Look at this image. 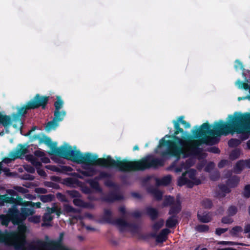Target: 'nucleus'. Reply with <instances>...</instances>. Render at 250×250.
I'll list each match as a JSON object with an SVG mask.
<instances>
[{
  "mask_svg": "<svg viewBox=\"0 0 250 250\" xmlns=\"http://www.w3.org/2000/svg\"><path fill=\"white\" fill-rule=\"evenodd\" d=\"M173 123L176 129L175 135H166L161 139L156 152L161 153L163 156L169 154L178 156L182 154L184 158L188 155L197 157L200 161L198 166L200 169L205 165L204 159L207 156L203 152L202 145L215 144L218 142L219 137L221 135L231 133L230 120L229 123L223 121L215 123L213 129L210 128L208 124L204 123L199 127H196L192 130L194 138H198V140H184L176 136L179 132H183V129L180 127L178 122L174 121Z\"/></svg>",
  "mask_w": 250,
  "mask_h": 250,
  "instance_id": "1",
  "label": "nucleus"
},
{
  "mask_svg": "<svg viewBox=\"0 0 250 250\" xmlns=\"http://www.w3.org/2000/svg\"><path fill=\"white\" fill-rule=\"evenodd\" d=\"M58 152L63 158L83 164L85 170L82 173L86 176H92L96 174L95 165L116 167L123 171L144 170L163 165L162 159L154 158L152 156H148L139 161L135 162L121 160L120 158L115 160L109 156L106 158L97 159V156L95 155L90 153L83 154L79 150L73 149L68 145L61 146L58 149Z\"/></svg>",
  "mask_w": 250,
  "mask_h": 250,
  "instance_id": "2",
  "label": "nucleus"
},
{
  "mask_svg": "<svg viewBox=\"0 0 250 250\" xmlns=\"http://www.w3.org/2000/svg\"><path fill=\"white\" fill-rule=\"evenodd\" d=\"M26 231L27 228L23 226H19V232H12L6 235L0 231V242L13 246L17 250H30L29 245L36 241L26 243L25 235Z\"/></svg>",
  "mask_w": 250,
  "mask_h": 250,
  "instance_id": "3",
  "label": "nucleus"
},
{
  "mask_svg": "<svg viewBox=\"0 0 250 250\" xmlns=\"http://www.w3.org/2000/svg\"><path fill=\"white\" fill-rule=\"evenodd\" d=\"M18 205H14L11 208H9L7 215H0V223L3 226H8L10 221L13 224L18 225V231L20 226H23L22 222L25 220L26 217L35 213V210L32 208H23L21 209V212H20L17 208Z\"/></svg>",
  "mask_w": 250,
  "mask_h": 250,
  "instance_id": "4",
  "label": "nucleus"
},
{
  "mask_svg": "<svg viewBox=\"0 0 250 250\" xmlns=\"http://www.w3.org/2000/svg\"><path fill=\"white\" fill-rule=\"evenodd\" d=\"M230 119L231 133L241 134L240 138L245 140L250 133V113L235 114Z\"/></svg>",
  "mask_w": 250,
  "mask_h": 250,
  "instance_id": "5",
  "label": "nucleus"
},
{
  "mask_svg": "<svg viewBox=\"0 0 250 250\" xmlns=\"http://www.w3.org/2000/svg\"><path fill=\"white\" fill-rule=\"evenodd\" d=\"M64 236V233L60 234L57 240H48L44 241L37 240L29 245L30 250H71L64 246L62 241Z\"/></svg>",
  "mask_w": 250,
  "mask_h": 250,
  "instance_id": "6",
  "label": "nucleus"
},
{
  "mask_svg": "<svg viewBox=\"0 0 250 250\" xmlns=\"http://www.w3.org/2000/svg\"><path fill=\"white\" fill-rule=\"evenodd\" d=\"M164 206H171L169 210V214L172 216L169 217L167 221L166 225L168 227H173L175 226L177 223V219L174 215L178 213L180 209V201L179 198H177L175 200L170 196H166L164 203Z\"/></svg>",
  "mask_w": 250,
  "mask_h": 250,
  "instance_id": "7",
  "label": "nucleus"
},
{
  "mask_svg": "<svg viewBox=\"0 0 250 250\" xmlns=\"http://www.w3.org/2000/svg\"><path fill=\"white\" fill-rule=\"evenodd\" d=\"M196 171L193 169H190L183 173L178 179V185L180 186L186 185L191 188L194 185L201 184V181L196 177Z\"/></svg>",
  "mask_w": 250,
  "mask_h": 250,
  "instance_id": "8",
  "label": "nucleus"
},
{
  "mask_svg": "<svg viewBox=\"0 0 250 250\" xmlns=\"http://www.w3.org/2000/svg\"><path fill=\"white\" fill-rule=\"evenodd\" d=\"M47 97H40L39 94H37L33 100L28 102L25 106L18 109L19 115H23L26 113V110L37 108L40 106H42L44 108L45 104L48 101Z\"/></svg>",
  "mask_w": 250,
  "mask_h": 250,
  "instance_id": "9",
  "label": "nucleus"
},
{
  "mask_svg": "<svg viewBox=\"0 0 250 250\" xmlns=\"http://www.w3.org/2000/svg\"><path fill=\"white\" fill-rule=\"evenodd\" d=\"M104 220L108 223L117 226L121 230L127 229L131 230L132 226L126 223L123 219L114 220L112 212L109 209H105L103 216Z\"/></svg>",
  "mask_w": 250,
  "mask_h": 250,
  "instance_id": "10",
  "label": "nucleus"
},
{
  "mask_svg": "<svg viewBox=\"0 0 250 250\" xmlns=\"http://www.w3.org/2000/svg\"><path fill=\"white\" fill-rule=\"evenodd\" d=\"M46 211V213L43 216V222L42 224V227L51 226L50 222L53 218L52 213H55L58 216L62 213L61 208L55 205L52 208H47Z\"/></svg>",
  "mask_w": 250,
  "mask_h": 250,
  "instance_id": "11",
  "label": "nucleus"
},
{
  "mask_svg": "<svg viewBox=\"0 0 250 250\" xmlns=\"http://www.w3.org/2000/svg\"><path fill=\"white\" fill-rule=\"evenodd\" d=\"M239 181V178L234 176L229 179L227 182V186L225 185H220L217 196L219 197H224L226 194L230 191L229 188L228 187L234 188L236 187Z\"/></svg>",
  "mask_w": 250,
  "mask_h": 250,
  "instance_id": "12",
  "label": "nucleus"
},
{
  "mask_svg": "<svg viewBox=\"0 0 250 250\" xmlns=\"http://www.w3.org/2000/svg\"><path fill=\"white\" fill-rule=\"evenodd\" d=\"M195 162V159L193 157H190L185 161H181L180 165L178 167L176 166V162H174L169 167L168 169H173L175 172H180L192 167Z\"/></svg>",
  "mask_w": 250,
  "mask_h": 250,
  "instance_id": "13",
  "label": "nucleus"
},
{
  "mask_svg": "<svg viewBox=\"0 0 250 250\" xmlns=\"http://www.w3.org/2000/svg\"><path fill=\"white\" fill-rule=\"evenodd\" d=\"M66 113L64 111H55L54 118L52 121L48 123L45 126V129L47 131H50L52 129H54L59 125L58 122L63 120L65 116Z\"/></svg>",
  "mask_w": 250,
  "mask_h": 250,
  "instance_id": "14",
  "label": "nucleus"
},
{
  "mask_svg": "<svg viewBox=\"0 0 250 250\" xmlns=\"http://www.w3.org/2000/svg\"><path fill=\"white\" fill-rule=\"evenodd\" d=\"M26 159L28 161L30 162L37 168L40 167L42 166L41 162L44 163H48L50 161L49 158L45 157L44 155L39 159L34 156V155H28L26 156Z\"/></svg>",
  "mask_w": 250,
  "mask_h": 250,
  "instance_id": "15",
  "label": "nucleus"
},
{
  "mask_svg": "<svg viewBox=\"0 0 250 250\" xmlns=\"http://www.w3.org/2000/svg\"><path fill=\"white\" fill-rule=\"evenodd\" d=\"M5 203H12L17 205L22 204V199L21 197L14 198L12 197H8L7 195H0V206H2Z\"/></svg>",
  "mask_w": 250,
  "mask_h": 250,
  "instance_id": "16",
  "label": "nucleus"
},
{
  "mask_svg": "<svg viewBox=\"0 0 250 250\" xmlns=\"http://www.w3.org/2000/svg\"><path fill=\"white\" fill-rule=\"evenodd\" d=\"M27 153V149L24 146L19 145L15 150L10 152V156L12 159L21 158L23 155Z\"/></svg>",
  "mask_w": 250,
  "mask_h": 250,
  "instance_id": "17",
  "label": "nucleus"
},
{
  "mask_svg": "<svg viewBox=\"0 0 250 250\" xmlns=\"http://www.w3.org/2000/svg\"><path fill=\"white\" fill-rule=\"evenodd\" d=\"M169 232L170 230L168 229H163L158 235L156 236V241L159 243H162L166 241L167 235Z\"/></svg>",
  "mask_w": 250,
  "mask_h": 250,
  "instance_id": "18",
  "label": "nucleus"
},
{
  "mask_svg": "<svg viewBox=\"0 0 250 250\" xmlns=\"http://www.w3.org/2000/svg\"><path fill=\"white\" fill-rule=\"evenodd\" d=\"M63 184L68 187H75L79 185V181L74 177H69L63 180Z\"/></svg>",
  "mask_w": 250,
  "mask_h": 250,
  "instance_id": "19",
  "label": "nucleus"
},
{
  "mask_svg": "<svg viewBox=\"0 0 250 250\" xmlns=\"http://www.w3.org/2000/svg\"><path fill=\"white\" fill-rule=\"evenodd\" d=\"M74 204L78 207L84 208H93V206L91 204L87 203H85L82 200H81L79 197L77 198H75L73 200Z\"/></svg>",
  "mask_w": 250,
  "mask_h": 250,
  "instance_id": "20",
  "label": "nucleus"
},
{
  "mask_svg": "<svg viewBox=\"0 0 250 250\" xmlns=\"http://www.w3.org/2000/svg\"><path fill=\"white\" fill-rule=\"evenodd\" d=\"M197 216L198 219L203 223H208L211 220L210 216L208 214L202 213L201 210L198 211Z\"/></svg>",
  "mask_w": 250,
  "mask_h": 250,
  "instance_id": "21",
  "label": "nucleus"
},
{
  "mask_svg": "<svg viewBox=\"0 0 250 250\" xmlns=\"http://www.w3.org/2000/svg\"><path fill=\"white\" fill-rule=\"evenodd\" d=\"M171 176L167 175L161 179H158L156 180V184L159 185H167L171 181Z\"/></svg>",
  "mask_w": 250,
  "mask_h": 250,
  "instance_id": "22",
  "label": "nucleus"
},
{
  "mask_svg": "<svg viewBox=\"0 0 250 250\" xmlns=\"http://www.w3.org/2000/svg\"><path fill=\"white\" fill-rule=\"evenodd\" d=\"M63 210L66 213H70V215H72V214L73 213H77L78 214L80 211L79 209L74 208L68 204H64L63 205Z\"/></svg>",
  "mask_w": 250,
  "mask_h": 250,
  "instance_id": "23",
  "label": "nucleus"
},
{
  "mask_svg": "<svg viewBox=\"0 0 250 250\" xmlns=\"http://www.w3.org/2000/svg\"><path fill=\"white\" fill-rule=\"evenodd\" d=\"M11 123V120L9 116L0 113V124H1L5 127L9 125Z\"/></svg>",
  "mask_w": 250,
  "mask_h": 250,
  "instance_id": "24",
  "label": "nucleus"
},
{
  "mask_svg": "<svg viewBox=\"0 0 250 250\" xmlns=\"http://www.w3.org/2000/svg\"><path fill=\"white\" fill-rule=\"evenodd\" d=\"M245 168H246L245 161L241 160L236 163L234 170L235 172L239 173Z\"/></svg>",
  "mask_w": 250,
  "mask_h": 250,
  "instance_id": "25",
  "label": "nucleus"
},
{
  "mask_svg": "<svg viewBox=\"0 0 250 250\" xmlns=\"http://www.w3.org/2000/svg\"><path fill=\"white\" fill-rule=\"evenodd\" d=\"M243 228L240 226H235L233 227L230 231V233L231 235L236 236L240 232H242Z\"/></svg>",
  "mask_w": 250,
  "mask_h": 250,
  "instance_id": "26",
  "label": "nucleus"
},
{
  "mask_svg": "<svg viewBox=\"0 0 250 250\" xmlns=\"http://www.w3.org/2000/svg\"><path fill=\"white\" fill-rule=\"evenodd\" d=\"M147 213L150 216V217L154 219L156 218L158 215L157 211L153 208H147Z\"/></svg>",
  "mask_w": 250,
  "mask_h": 250,
  "instance_id": "27",
  "label": "nucleus"
},
{
  "mask_svg": "<svg viewBox=\"0 0 250 250\" xmlns=\"http://www.w3.org/2000/svg\"><path fill=\"white\" fill-rule=\"evenodd\" d=\"M41 204L40 202H37L35 203L32 202H23V201L22 200V204L19 205L20 206H30L31 207H36L37 208H40L41 207Z\"/></svg>",
  "mask_w": 250,
  "mask_h": 250,
  "instance_id": "28",
  "label": "nucleus"
},
{
  "mask_svg": "<svg viewBox=\"0 0 250 250\" xmlns=\"http://www.w3.org/2000/svg\"><path fill=\"white\" fill-rule=\"evenodd\" d=\"M90 186L97 191H101V189L100 188L99 184L96 180H90L88 181Z\"/></svg>",
  "mask_w": 250,
  "mask_h": 250,
  "instance_id": "29",
  "label": "nucleus"
},
{
  "mask_svg": "<svg viewBox=\"0 0 250 250\" xmlns=\"http://www.w3.org/2000/svg\"><path fill=\"white\" fill-rule=\"evenodd\" d=\"M54 198V195L52 194L44 195L40 196V200L44 203L51 201Z\"/></svg>",
  "mask_w": 250,
  "mask_h": 250,
  "instance_id": "30",
  "label": "nucleus"
},
{
  "mask_svg": "<svg viewBox=\"0 0 250 250\" xmlns=\"http://www.w3.org/2000/svg\"><path fill=\"white\" fill-rule=\"evenodd\" d=\"M63 104V103L62 100L60 97H57V100L54 104L55 107V111H60V109L62 106Z\"/></svg>",
  "mask_w": 250,
  "mask_h": 250,
  "instance_id": "31",
  "label": "nucleus"
},
{
  "mask_svg": "<svg viewBox=\"0 0 250 250\" xmlns=\"http://www.w3.org/2000/svg\"><path fill=\"white\" fill-rule=\"evenodd\" d=\"M41 216L40 215H34L31 216L28 218V220L35 224L39 223L41 221Z\"/></svg>",
  "mask_w": 250,
  "mask_h": 250,
  "instance_id": "32",
  "label": "nucleus"
},
{
  "mask_svg": "<svg viewBox=\"0 0 250 250\" xmlns=\"http://www.w3.org/2000/svg\"><path fill=\"white\" fill-rule=\"evenodd\" d=\"M240 143L241 141L237 139H232L230 140L228 142L229 146L230 147L237 146L240 145Z\"/></svg>",
  "mask_w": 250,
  "mask_h": 250,
  "instance_id": "33",
  "label": "nucleus"
},
{
  "mask_svg": "<svg viewBox=\"0 0 250 250\" xmlns=\"http://www.w3.org/2000/svg\"><path fill=\"white\" fill-rule=\"evenodd\" d=\"M236 84L239 88H244L246 90L249 88V85L248 83H244L240 80H238L236 82Z\"/></svg>",
  "mask_w": 250,
  "mask_h": 250,
  "instance_id": "34",
  "label": "nucleus"
},
{
  "mask_svg": "<svg viewBox=\"0 0 250 250\" xmlns=\"http://www.w3.org/2000/svg\"><path fill=\"white\" fill-rule=\"evenodd\" d=\"M240 153L241 152L240 150L235 149L233 151H232L230 153V158L233 160L236 159L239 157Z\"/></svg>",
  "mask_w": 250,
  "mask_h": 250,
  "instance_id": "35",
  "label": "nucleus"
},
{
  "mask_svg": "<svg viewBox=\"0 0 250 250\" xmlns=\"http://www.w3.org/2000/svg\"><path fill=\"white\" fill-rule=\"evenodd\" d=\"M164 223V222L162 220L158 221L153 225V229L155 231H157L163 226Z\"/></svg>",
  "mask_w": 250,
  "mask_h": 250,
  "instance_id": "36",
  "label": "nucleus"
},
{
  "mask_svg": "<svg viewBox=\"0 0 250 250\" xmlns=\"http://www.w3.org/2000/svg\"><path fill=\"white\" fill-rule=\"evenodd\" d=\"M208 227L206 225H200L196 227V229L200 232H205L208 231Z\"/></svg>",
  "mask_w": 250,
  "mask_h": 250,
  "instance_id": "37",
  "label": "nucleus"
},
{
  "mask_svg": "<svg viewBox=\"0 0 250 250\" xmlns=\"http://www.w3.org/2000/svg\"><path fill=\"white\" fill-rule=\"evenodd\" d=\"M152 194L157 200H160L162 197V193L160 190L155 189L152 191Z\"/></svg>",
  "mask_w": 250,
  "mask_h": 250,
  "instance_id": "38",
  "label": "nucleus"
},
{
  "mask_svg": "<svg viewBox=\"0 0 250 250\" xmlns=\"http://www.w3.org/2000/svg\"><path fill=\"white\" fill-rule=\"evenodd\" d=\"M68 194L72 197L77 198L80 197V194L79 192L76 190H69L67 191Z\"/></svg>",
  "mask_w": 250,
  "mask_h": 250,
  "instance_id": "39",
  "label": "nucleus"
},
{
  "mask_svg": "<svg viewBox=\"0 0 250 250\" xmlns=\"http://www.w3.org/2000/svg\"><path fill=\"white\" fill-rule=\"evenodd\" d=\"M202 205L204 208H211L212 203L209 200L205 199L202 201Z\"/></svg>",
  "mask_w": 250,
  "mask_h": 250,
  "instance_id": "40",
  "label": "nucleus"
},
{
  "mask_svg": "<svg viewBox=\"0 0 250 250\" xmlns=\"http://www.w3.org/2000/svg\"><path fill=\"white\" fill-rule=\"evenodd\" d=\"M237 210L235 207L231 206L228 209V213L229 215L233 216L236 214Z\"/></svg>",
  "mask_w": 250,
  "mask_h": 250,
  "instance_id": "41",
  "label": "nucleus"
},
{
  "mask_svg": "<svg viewBox=\"0 0 250 250\" xmlns=\"http://www.w3.org/2000/svg\"><path fill=\"white\" fill-rule=\"evenodd\" d=\"M45 167L48 169H50L53 171H56L58 172H61V170L60 168L56 167L54 166H51V165H47Z\"/></svg>",
  "mask_w": 250,
  "mask_h": 250,
  "instance_id": "42",
  "label": "nucleus"
},
{
  "mask_svg": "<svg viewBox=\"0 0 250 250\" xmlns=\"http://www.w3.org/2000/svg\"><path fill=\"white\" fill-rule=\"evenodd\" d=\"M243 194L246 197L248 198L250 196V185H247L245 187Z\"/></svg>",
  "mask_w": 250,
  "mask_h": 250,
  "instance_id": "43",
  "label": "nucleus"
},
{
  "mask_svg": "<svg viewBox=\"0 0 250 250\" xmlns=\"http://www.w3.org/2000/svg\"><path fill=\"white\" fill-rule=\"evenodd\" d=\"M215 166V164L212 162L208 163L205 167V170L208 172H210Z\"/></svg>",
  "mask_w": 250,
  "mask_h": 250,
  "instance_id": "44",
  "label": "nucleus"
},
{
  "mask_svg": "<svg viewBox=\"0 0 250 250\" xmlns=\"http://www.w3.org/2000/svg\"><path fill=\"white\" fill-rule=\"evenodd\" d=\"M14 121L16 122V124H13V126L15 128H19L20 129H21L22 125V123L21 122V121L19 119H15Z\"/></svg>",
  "mask_w": 250,
  "mask_h": 250,
  "instance_id": "45",
  "label": "nucleus"
},
{
  "mask_svg": "<svg viewBox=\"0 0 250 250\" xmlns=\"http://www.w3.org/2000/svg\"><path fill=\"white\" fill-rule=\"evenodd\" d=\"M233 220L230 217H225L222 218V222L224 224H230Z\"/></svg>",
  "mask_w": 250,
  "mask_h": 250,
  "instance_id": "46",
  "label": "nucleus"
},
{
  "mask_svg": "<svg viewBox=\"0 0 250 250\" xmlns=\"http://www.w3.org/2000/svg\"><path fill=\"white\" fill-rule=\"evenodd\" d=\"M57 197L59 200H60L61 201L66 202H67V200L66 197L64 195H63L61 193H58L57 194Z\"/></svg>",
  "mask_w": 250,
  "mask_h": 250,
  "instance_id": "47",
  "label": "nucleus"
},
{
  "mask_svg": "<svg viewBox=\"0 0 250 250\" xmlns=\"http://www.w3.org/2000/svg\"><path fill=\"white\" fill-rule=\"evenodd\" d=\"M34 154H35V155L34 156H35L36 158H37L39 159H40L42 156H43L44 155L43 152H42L40 150L36 151L35 152Z\"/></svg>",
  "mask_w": 250,
  "mask_h": 250,
  "instance_id": "48",
  "label": "nucleus"
},
{
  "mask_svg": "<svg viewBox=\"0 0 250 250\" xmlns=\"http://www.w3.org/2000/svg\"><path fill=\"white\" fill-rule=\"evenodd\" d=\"M35 191L37 193H45L47 192V190L44 188H35Z\"/></svg>",
  "mask_w": 250,
  "mask_h": 250,
  "instance_id": "49",
  "label": "nucleus"
},
{
  "mask_svg": "<svg viewBox=\"0 0 250 250\" xmlns=\"http://www.w3.org/2000/svg\"><path fill=\"white\" fill-rule=\"evenodd\" d=\"M14 189L18 191V192H21V193H26V191H27V189L25 188H23L22 187H14Z\"/></svg>",
  "mask_w": 250,
  "mask_h": 250,
  "instance_id": "50",
  "label": "nucleus"
},
{
  "mask_svg": "<svg viewBox=\"0 0 250 250\" xmlns=\"http://www.w3.org/2000/svg\"><path fill=\"white\" fill-rule=\"evenodd\" d=\"M227 230H228V229L218 228L216 229V233L218 235H220L222 233L227 231Z\"/></svg>",
  "mask_w": 250,
  "mask_h": 250,
  "instance_id": "51",
  "label": "nucleus"
},
{
  "mask_svg": "<svg viewBox=\"0 0 250 250\" xmlns=\"http://www.w3.org/2000/svg\"><path fill=\"white\" fill-rule=\"evenodd\" d=\"M219 177V173L217 171H215L210 175V178L212 180H216Z\"/></svg>",
  "mask_w": 250,
  "mask_h": 250,
  "instance_id": "52",
  "label": "nucleus"
},
{
  "mask_svg": "<svg viewBox=\"0 0 250 250\" xmlns=\"http://www.w3.org/2000/svg\"><path fill=\"white\" fill-rule=\"evenodd\" d=\"M6 193L12 196L17 195L16 191L13 189H7L6 190Z\"/></svg>",
  "mask_w": 250,
  "mask_h": 250,
  "instance_id": "53",
  "label": "nucleus"
},
{
  "mask_svg": "<svg viewBox=\"0 0 250 250\" xmlns=\"http://www.w3.org/2000/svg\"><path fill=\"white\" fill-rule=\"evenodd\" d=\"M208 151L210 152H213L214 153H218L220 152L219 149L217 147H210L208 149Z\"/></svg>",
  "mask_w": 250,
  "mask_h": 250,
  "instance_id": "54",
  "label": "nucleus"
},
{
  "mask_svg": "<svg viewBox=\"0 0 250 250\" xmlns=\"http://www.w3.org/2000/svg\"><path fill=\"white\" fill-rule=\"evenodd\" d=\"M228 162L227 160H222L218 164V167L220 168H222L224 167L225 165H226L228 164Z\"/></svg>",
  "mask_w": 250,
  "mask_h": 250,
  "instance_id": "55",
  "label": "nucleus"
},
{
  "mask_svg": "<svg viewBox=\"0 0 250 250\" xmlns=\"http://www.w3.org/2000/svg\"><path fill=\"white\" fill-rule=\"evenodd\" d=\"M219 244H223V245H235V243L233 242L230 241H219L218 242Z\"/></svg>",
  "mask_w": 250,
  "mask_h": 250,
  "instance_id": "56",
  "label": "nucleus"
},
{
  "mask_svg": "<svg viewBox=\"0 0 250 250\" xmlns=\"http://www.w3.org/2000/svg\"><path fill=\"white\" fill-rule=\"evenodd\" d=\"M39 167H38V169H37V172L41 176H46V173L45 172V171L42 169H40L39 168Z\"/></svg>",
  "mask_w": 250,
  "mask_h": 250,
  "instance_id": "57",
  "label": "nucleus"
},
{
  "mask_svg": "<svg viewBox=\"0 0 250 250\" xmlns=\"http://www.w3.org/2000/svg\"><path fill=\"white\" fill-rule=\"evenodd\" d=\"M25 168L26 169L27 171L30 173H33L35 171V169L33 167L30 166H27L25 167Z\"/></svg>",
  "mask_w": 250,
  "mask_h": 250,
  "instance_id": "58",
  "label": "nucleus"
},
{
  "mask_svg": "<svg viewBox=\"0 0 250 250\" xmlns=\"http://www.w3.org/2000/svg\"><path fill=\"white\" fill-rule=\"evenodd\" d=\"M244 232L246 233L250 232V224H247L245 226L244 228Z\"/></svg>",
  "mask_w": 250,
  "mask_h": 250,
  "instance_id": "59",
  "label": "nucleus"
},
{
  "mask_svg": "<svg viewBox=\"0 0 250 250\" xmlns=\"http://www.w3.org/2000/svg\"><path fill=\"white\" fill-rule=\"evenodd\" d=\"M84 217L88 218L90 220H92L94 218L93 215L92 214L88 213H85L84 215Z\"/></svg>",
  "mask_w": 250,
  "mask_h": 250,
  "instance_id": "60",
  "label": "nucleus"
},
{
  "mask_svg": "<svg viewBox=\"0 0 250 250\" xmlns=\"http://www.w3.org/2000/svg\"><path fill=\"white\" fill-rule=\"evenodd\" d=\"M236 65H235V68H242L243 67L242 64L241 62H240L238 61H236L235 62Z\"/></svg>",
  "mask_w": 250,
  "mask_h": 250,
  "instance_id": "61",
  "label": "nucleus"
},
{
  "mask_svg": "<svg viewBox=\"0 0 250 250\" xmlns=\"http://www.w3.org/2000/svg\"><path fill=\"white\" fill-rule=\"evenodd\" d=\"M182 124L183 125H184V126L185 128H189L190 127V125L189 123L185 121H183L182 122Z\"/></svg>",
  "mask_w": 250,
  "mask_h": 250,
  "instance_id": "62",
  "label": "nucleus"
},
{
  "mask_svg": "<svg viewBox=\"0 0 250 250\" xmlns=\"http://www.w3.org/2000/svg\"><path fill=\"white\" fill-rule=\"evenodd\" d=\"M119 199V198L117 196L114 195V196L113 197L107 198V199H106V200H107V201H109V202H112V201H113L115 200H117V199Z\"/></svg>",
  "mask_w": 250,
  "mask_h": 250,
  "instance_id": "63",
  "label": "nucleus"
},
{
  "mask_svg": "<svg viewBox=\"0 0 250 250\" xmlns=\"http://www.w3.org/2000/svg\"><path fill=\"white\" fill-rule=\"evenodd\" d=\"M141 212L139 211H136L132 213V215L135 217H138L141 216Z\"/></svg>",
  "mask_w": 250,
  "mask_h": 250,
  "instance_id": "64",
  "label": "nucleus"
}]
</instances>
